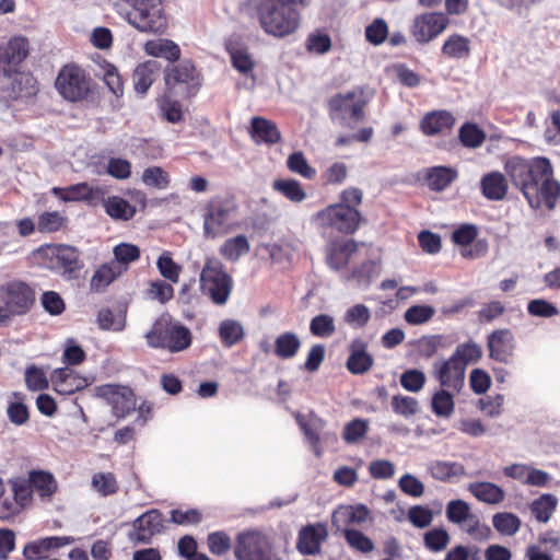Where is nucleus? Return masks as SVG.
<instances>
[{"label":"nucleus","mask_w":560,"mask_h":560,"mask_svg":"<svg viewBox=\"0 0 560 560\" xmlns=\"http://www.w3.org/2000/svg\"><path fill=\"white\" fill-rule=\"evenodd\" d=\"M504 171L533 209L545 205L549 210L556 207L560 196V184L552 178L553 170L548 159H524L517 155L509 158Z\"/></svg>","instance_id":"f257e3e1"},{"label":"nucleus","mask_w":560,"mask_h":560,"mask_svg":"<svg viewBox=\"0 0 560 560\" xmlns=\"http://www.w3.org/2000/svg\"><path fill=\"white\" fill-rule=\"evenodd\" d=\"M311 0H258L255 7L261 30L276 38L294 34L301 25L299 8H306Z\"/></svg>","instance_id":"f03ea898"},{"label":"nucleus","mask_w":560,"mask_h":560,"mask_svg":"<svg viewBox=\"0 0 560 560\" xmlns=\"http://www.w3.org/2000/svg\"><path fill=\"white\" fill-rule=\"evenodd\" d=\"M130 7L129 10L116 4L117 12L132 27L141 33H164L167 19L162 0H120Z\"/></svg>","instance_id":"7ed1b4c3"},{"label":"nucleus","mask_w":560,"mask_h":560,"mask_svg":"<svg viewBox=\"0 0 560 560\" xmlns=\"http://www.w3.org/2000/svg\"><path fill=\"white\" fill-rule=\"evenodd\" d=\"M144 337L149 347L172 353L180 352L191 343L190 330L167 314L160 316Z\"/></svg>","instance_id":"20e7f679"},{"label":"nucleus","mask_w":560,"mask_h":560,"mask_svg":"<svg viewBox=\"0 0 560 560\" xmlns=\"http://www.w3.org/2000/svg\"><path fill=\"white\" fill-rule=\"evenodd\" d=\"M199 283L201 293L219 306L228 303L234 285L232 276L218 258H207Z\"/></svg>","instance_id":"39448f33"},{"label":"nucleus","mask_w":560,"mask_h":560,"mask_svg":"<svg viewBox=\"0 0 560 560\" xmlns=\"http://www.w3.org/2000/svg\"><path fill=\"white\" fill-rule=\"evenodd\" d=\"M237 205L231 197L217 196L209 200L203 212V235L217 238L228 234L236 222Z\"/></svg>","instance_id":"423d86ee"},{"label":"nucleus","mask_w":560,"mask_h":560,"mask_svg":"<svg viewBox=\"0 0 560 560\" xmlns=\"http://www.w3.org/2000/svg\"><path fill=\"white\" fill-rule=\"evenodd\" d=\"M35 301L33 289L25 282L13 280L0 285V326L12 317L26 314Z\"/></svg>","instance_id":"0eeeda50"},{"label":"nucleus","mask_w":560,"mask_h":560,"mask_svg":"<svg viewBox=\"0 0 560 560\" xmlns=\"http://www.w3.org/2000/svg\"><path fill=\"white\" fill-rule=\"evenodd\" d=\"M312 220L319 229L332 230L342 234H353L360 226L361 214L353 207L334 203L317 211Z\"/></svg>","instance_id":"6e6552de"},{"label":"nucleus","mask_w":560,"mask_h":560,"mask_svg":"<svg viewBox=\"0 0 560 560\" xmlns=\"http://www.w3.org/2000/svg\"><path fill=\"white\" fill-rule=\"evenodd\" d=\"M49 269L59 272L65 279L73 280L84 267L78 248L70 245H47L42 247Z\"/></svg>","instance_id":"1a4fd4ad"},{"label":"nucleus","mask_w":560,"mask_h":560,"mask_svg":"<svg viewBox=\"0 0 560 560\" xmlns=\"http://www.w3.org/2000/svg\"><path fill=\"white\" fill-rule=\"evenodd\" d=\"M365 102L362 93L349 91L347 93H339L329 101V114L334 121L342 127H352L362 120L364 116L363 108Z\"/></svg>","instance_id":"9d476101"},{"label":"nucleus","mask_w":560,"mask_h":560,"mask_svg":"<svg viewBox=\"0 0 560 560\" xmlns=\"http://www.w3.org/2000/svg\"><path fill=\"white\" fill-rule=\"evenodd\" d=\"M59 94L67 101L79 102L90 92V83L85 72L73 65L65 66L55 82Z\"/></svg>","instance_id":"9b49d317"},{"label":"nucleus","mask_w":560,"mask_h":560,"mask_svg":"<svg viewBox=\"0 0 560 560\" xmlns=\"http://www.w3.org/2000/svg\"><path fill=\"white\" fill-rule=\"evenodd\" d=\"M92 390L93 396L105 400L112 407V412L117 418H125L136 409V396L128 386L104 384L95 386Z\"/></svg>","instance_id":"f8f14e48"},{"label":"nucleus","mask_w":560,"mask_h":560,"mask_svg":"<svg viewBox=\"0 0 560 560\" xmlns=\"http://www.w3.org/2000/svg\"><path fill=\"white\" fill-rule=\"evenodd\" d=\"M234 556L237 560H271L272 546L262 533L244 532L236 537Z\"/></svg>","instance_id":"ddd939ff"},{"label":"nucleus","mask_w":560,"mask_h":560,"mask_svg":"<svg viewBox=\"0 0 560 560\" xmlns=\"http://www.w3.org/2000/svg\"><path fill=\"white\" fill-rule=\"evenodd\" d=\"M164 528V518L162 513L152 509L147 511L132 522V530L128 537L133 542L149 544L153 536L162 533Z\"/></svg>","instance_id":"4468645a"},{"label":"nucleus","mask_w":560,"mask_h":560,"mask_svg":"<svg viewBox=\"0 0 560 560\" xmlns=\"http://www.w3.org/2000/svg\"><path fill=\"white\" fill-rule=\"evenodd\" d=\"M166 84L182 85L188 96L197 94L201 86V77L190 60H182L168 69L165 77Z\"/></svg>","instance_id":"2eb2a0df"},{"label":"nucleus","mask_w":560,"mask_h":560,"mask_svg":"<svg viewBox=\"0 0 560 560\" xmlns=\"http://www.w3.org/2000/svg\"><path fill=\"white\" fill-rule=\"evenodd\" d=\"M464 363L450 357L444 361L433 363V375L443 388L459 393L465 383Z\"/></svg>","instance_id":"dca6fc26"},{"label":"nucleus","mask_w":560,"mask_h":560,"mask_svg":"<svg viewBox=\"0 0 560 560\" xmlns=\"http://www.w3.org/2000/svg\"><path fill=\"white\" fill-rule=\"evenodd\" d=\"M448 22V18L443 13H424L415 19L411 33L418 43L425 44L439 36Z\"/></svg>","instance_id":"f3484780"},{"label":"nucleus","mask_w":560,"mask_h":560,"mask_svg":"<svg viewBox=\"0 0 560 560\" xmlns=\"http://www.w3.org/2000/svg\"><path fill=\"white\" fill-rule=\"evenodd\" d=\"M55 196L61 200L85 201L90 206H96L103 199V190L100 187L90 186L88 183H79L68 187L52 188Z\"/></svg>","instance_id":"a211bd4d"},{"label":"nucleus","mask_w":560,"mask_h":560,"mask_svg":"<svg viewBox=\"0 0 560 560\" xmlns=\"http://www.w3.org/2000/svg\"><path fill=\"white\" fill-rule=\"evenodd\" d=\"M358 250L354 240L332 241L326 248V262L332 270L345 268L352 255Z\"/></svg>","instance_id":"6ab92c4d"},{"label":"nucleus","mask_w":560,"mask_h":560,"mask_svg":"<svg viewBox=\"0 0 560 560\" xmlns=\"http://www.w3.org/2000/svg\"><path fill=\"white\" fill-rule=\"evenodd\" d=\"M327 535L325 525L320 523L307 525L299 532L296 548L302 555H316L320 551V544Z\"/></svg>","instance_id":"aec40b11"},{"label":"nucleus","mask_w":560,"mask_h":560,"mask_svg":"<svg viewBox=\"0 0 560 560\" xmlns=\"http://www.w3.org/2000/svg\"><path fill=\"white\" fill-rule=\"evenodd\" d=\"M489 355L499 362L508 363L514 350V337L509 329H499L488 337Z\"/></svg>","instance_id":"412c9836"},{"label":"nucleus","mask_w":560,"mask_h":560,"mask_svg":"<svg viewBox=\"0 0 560 560\" xmlns=\"http://www.w3.org/2000/svg\"><path fill=\"white\" fill-rule=\"evenodd\" d=\"M51 383L57 393L61 395H70L85 388L88 380L81 377L69 368L57 369L51 374Z\"/></svg>","instance_id":"4be33fe9"},{"label":"nucleus","mask_w":560,"mask_h":560,"mask_svg":"<svg viewBox=\"0 0 560 560\" xmlns=\"http://www.w3.org/2000/svg\"><path fill=\"white\" fill-rule=\"evenodd\" d=\"M28 40L22 36L12 37L9 43L0 49V63H4L9 69H4L7 74L19 66L28 55Z\"/></svg>","instance_id":"5701e85b"},{"label":"nucleus","mask_w":560,"mask_h":560,"mask_svg":"<svg viewBox=\"0 0 560 560\" xmlns=\"http://www.w3.org/2000/svg\"><path fill=\"white\" fill-rule=\"evenodd\" d=\"M480 189L486 199L501 201L506 197L509 184L501 172L492 171L481 177Z\"/></svg>","instance_id":"b1692460"},{"label":"nucleus","mask_w":560,"mask_h":560,"mask_svg":"<svg viewBox=\"0 0 560 560\" xmlns=\"http://www.w3.org/2000/svg\"><path fill=\"white\" fill-rule=\"evenodd\" d=\"M428 472L435 480L442 482H454L466 475L463 464L448 460H431L427 465Z\"/></svg>","instance_id":"393cba45"},{"label":"nucleus","mask_w":560,"mask_h":560,"mask_svg":"<svg viewBox=\"0 0 560 560\" xmlns=\"http://www.w3.org/2000/svg\"><path fill=\"white\" fill-rule=\"evenodd\" d=\"M253 141L257 144L272 145L281 140V133L277 125L262 117H253L249 129Z\"/></svg>","instance_id":"a878e982"},{"label":"nucleus","mask_w":560,"mask_h":560,"mask_svg":"<svg viewBox=\"0 0 560 560\" xmlns=\"http://www.w3.org/2000/svg\"><path fill=\"white\" fill-rule=\"evenodd\" d=\"M455 118L452 113L441 109L427 113L420 120V128L427 136H434L452 129Z\"/></svg>","instance_id":"bb28decb"},{"label":"nucleus","mask_w":560,"mask_h":560,"mask_svg":"<svg viewBox=\"0 0 560 560\" xmlns=\"http://www.w3.org/2000/svg\"><path fill=\"white\" fill-rule=\"evenodd\" d=\"M10 88L7 89L8 96L18 100L35 95L38 91L35 78L26 72H14L9 77Z\"/></svg>","instance_id":"cd10ccee"},{"label":"nucleus","mask_w":560,"mask_h":560,"mask_svg":"<svg viewBox=\"0 0 560 560\" xmlns=\"http://www.w3.org/2000/svg\"><path fill=\"white\" fill-rule=\"evenodd\" d=\"M161 66L155 60H149L140 63L133 71L132 80L135 90L140 94H145L155 79L159 77Z\"/></svg>","instance_id":"c85d7f7f"},{"label":"nucleus","mask_w":560,"mask_h":560,"mask_svg":"<svg viewBox=\"0 0 560 560\" xmlns=\"http://www.w3.org/2000/svg\"><path fill=\"white\" fill-rule=\"evenodd\" d=\"M373 358L365 350L361 340H355L350 346V355L347 360V368L352 374H363L373 365Z\"/></svg>","instance_id":"c756f323"},{"label":"nucleus","mask_w":560,"mask_h":560,"mask_svg":"<svg viewBox=\"0 0 560 560\" xmlns=\"http://www.w3.org/2000/svg\"><path fill=\"white\" fill-rule=\"evenodd\" d=\"M126 271L120 268L117 261H108L98 267L90 281L91 290L102 291L114 282L119 276Z\"/></svg>","instance_id":"7c9ffc66"},{"label":"nucleus","mask_w":560,"mask_h":560,"mask_svg":"<svg viewBox=\"0 0 560 560\" xmlns=\"http://www.w3.org/2000/svg\"><path fill=\"white\" fill-rule=\"evenodd\" d=\"M457 171L450 166H433L427 170L425 180L429 188L433 191H443L456 178Z\"/></svg>","instance_id":"2f4dec72"},{"label":"nucleus","mask_w":560,"mask_h":560,"mask_svg":"<svg viewBox=\"0 0 560 560\" xmlns=\"http://www.w3.org/2000/svg\"><path fill=\"white\" fill-rule=\"evenodd\" d=\"M302 342L295 332L284 331L275 339L273 354L281 360H290L298 354Z\"/></svg>","instance_id":"473e14b6"},{"label":"nucleus","mask_w":560,"mask_h":560,"mask_svg":"<svg viewBox=\"0 0 560 560\" xmlns=\"http://www.w3.org/2000/svg\"><path fill=\"white\" fill-rule=\"evenodd\" d=\"M468 490L477 500L487 504H499L505 498L504 490L492 482H472L468 486Z\"/></svg>","instance_id":"72a5a7b5"},{"label":"nucleus","mask_w":560,"mask_h":560,"mask_svg":"<svg viewBox=\"0 0 560 560\" xmlns=\"http://www.w3.org/2000/svg\"><path fill=\"white\" fill-rule=\"evenodd\" d=\"M148 55L156 58H164L168 61H175L180 56V49L176 43L165 38L149 40L144 45Z\"/></svg>","instance_id":"f704fd0d"},{"label":"nucleus","mask_w":560,"mask_h":560,"mask_svg":"<svg viewBox=\"0 0 560 560\" xmlns=\"http://www.w3.org/2000/svg\"><path fill=\"white\" fill-rule=\"evenodd\" d=\"M101 201H103L106 213L115 220L128 221L136 213V208L121 197L113 196L107 199L103 198Z\"/></svg>","instance_id":"c9c22d12"},{"label":"nucleus","mask_w":560,"mask_h":560,"mask_svg":"<svg viewBox=\"0 0 560 560\" xmlns=\"http://www.w3.org/2000/svg\"><path fill=\"white\" fill-rule=\"evenodd\" d=\"M557 506V497L551 493H545L532 502L530 511L538 522L547 523Z\"/></svg>","instance_id":"e433bc0d"},{"label":"nucleus","mask_w":560,"mask_h":560,"mask_svg":"<svg viewBox=\"0 0 560 560\" xmlns=\"http://www.w3.org/2000/svg\"><path fill=\"white\" fill-rule=\"evenodd\" d=\"M30 488L42 498H49L55 493L57 483L54 476L49 472L32 471L30 475Z\"/></svg>","instance_id":"4c0bfd02"},{"label":"nucleus","mask_w":560,"mask_h":560,"mask_svg":"<svg viewBox=\"0 0 560 560\" xmlns=\"http://www.w3.org/2000/svg\"><path fill=\"white\" fill-rule=\"evenodd\" d=\"M272 188L292 202H302L306 192L301 184L293 178H279L273 180Z\"/></svg>","instance_id":"58836bf2"},{"label":"nucleus","mask_w":560,"mask_h":560,"mask_svg":"<svg viewBox=\"0 0 560 560\" xmlns=\"http://www.w3.org/2000/svg\"><path fill=\"white\" fill-rule=\"evenodd\" d=\"M432 411L441 418H450L454 412V393L447 388H441L432 397Z\"/></svg>","instance_id":"ea45409f"},{"label":"nucleus","mask_w":560,"mask_h":560,"mask_svg":"<svg viewBox=\"0 0 560 560\" xmlns=\"http://www.w3.org/2000/svg\"><path fill=\"white\" fill-rule=\"evenodd\" d=\"M219 335L224 347L231 348L244 338L242 324L234 319H225L219 326Z\"/></svg>","instance_id":"a19ab883"},{"label":"nucleus","mask_w":560,"mask_h":560,"mask_svg":"<svg viewBox=\"0 0 560 560\" xmlns=\"http://www.w3.org/2000/svg\"><path fill=\"white\" fill-rule=\"evenodd\" d=\"M442 52L453 59L466 58L470 52L469 39L462 35L454 34L445 40Z\"/></svg>","instance_id":"79ce46f5"},{"label":"nucleus","mask_w":560,"mask_h":560,"mask_svg":"<svg viewBox=\"0 0 560 560\" xmlns=\"http://www.w3.org/2000/svg\"><path fill=\"white\" fill-rule=\"evenodd\" d=\"M249 250V243L245 235H237L229 238L222 245L220 253L228 260L236 261L241 256Z\"/></svg>","instance_id":"37998d69"},{"label":"nucleus","mask_w":560,"mask_h":560,"mask_svg":"<svg viewBox=\"0 0 560 560\" xmlns=\"http://www.w3.org/2000/svg\"><path fill=\"white\" fill-rule=\"evenodd\" d=\"M459 140L466 148L476 149L482 145L486 133L475 124L466 122L459 129Z\"/></svg>","instance_id":"c03bdc74"},{"label":"nucleus","mask_w":560,"mask_h":560,"mask_svg":"<svg viewBox=\"0 0 560 560\" xmlns=\"http://www.w3.org/2000/svg\"><path fill=\"white\" fill-rule=\"evenodd\" d=\"M310 331L319 338L330 337L336 331L335 318L328 314L314 316L310 323Z\"/></svg>","instance_id":"a18cd8bd"},{"label":"nucleus","mask_w":560,"mask_h":560,"mask_svg":"<svg viewBox=\"0 0 560 560\" xmlns=\"http://www.w3.org/2000/svg\"><path fill=\"white\" fill-rule=\"evenodd\" d=\"M493 527L502 535L513 536L521 526V520L513 513H497L492 520Z\"/></svg>","instance_id":"49530a36"},{"label":"nucleus","mask_w":560,"mask_h":560,"mask_svg":"<svg viewBox=\"0 0 560 560\" xmlns=\"http://www.w3.org/2000/svg\"><path fill=\"white\" fill-rule=\"evenodd\" d=\"M481 355L482 350L480 346L474 341H468L458 345L451 357L455 358L456 361L463 362L466 370L467 364L477 362Z\"/></svg>","instance_id":"de8ad7c7"},{"label":"nucleus","mask_w":560,"mask_h":560,"mask_svg":"<svg viewBox=\"0 0 560 560\" xmlns=\"http://www.w3.org/2000/svg\"><path fill=\"white\" fill-rule=\"evenodd\" d=\"M113 254L114 259L112 261H117L120 268L127 270L130 262L139 259L140 249L133 244L120 243L114 247Z\"/></svg>","instance_id":"09e8293b"},{"label":"nucleus","mask_w":560,"mask_h":560,"mask_svg":"<svg viewBox=\"0 0 560 560\" xmlns=\"http://www.w3.org/2000/svg\"><path fill=\"white\" fill-rule=\"evenodd\" d=\"M448 533L442 527H435L428 530L423 536V542L427 549L432 552H440L446 548L450 542Z\"/></svg>","instance_id":"8fccbe9b"},{"label":"nucleus","mask_w":560,"mask_h":560,"mask_svg":"<svg viewBox=\"0 0 560 560\" xmlns=\"http://www.w3.org/2000/svg\"><path fill=\"white\" fill-rule=\"evenodd\" d=\"M369 430V421L364 419H353L346 423L342 431V439L348 444H354L362 440Z\"/></svg>","instance_id":"3c124183"},{"label":"nucleus","mask_w":560,"mask_h":560,"mask_svg":"<svg viewBox=\"0 0 560 560\" xmlns=\"http://www.w3.org/2000/svg\"><path fill=\"white\" fill-rule=\"evenodd\" d=\"M287 166L291 172L296 173L307 179H312L316 175L315 168L307 163L304 154L301 151L289 155L287 160Z\"/></svg>","instance_id":"603ef678"},{"label":"nucleus","mask_w":560,"mask_h":560,"mask_svg":"<svg viewBox=\"0 0 560 560\" xmlns=\"http://www.w3.org/2000/svg\"><path fill=\"white\" fill-rule=\"evenodd\" d=\"M156 267L163 278L173 283L178 282L180 266L173 260L170 252H164L160 255Z\"/></svg>","instance_id":"864d4df0"},{"label":"nucleus","mask_w":560,"mask_h":560,"mask_svg":"<svg viewBox=\"0 0 560 560\" xmlns=\"http://www.w3.org/2000/svg\"><path fill=\"white\" fill-rule=\"evenodd\" d=\"M435 308L430 305H412L404 314L405 320L410 325H422L432 319Z\"/></svg>","instance_id":"5fc2aeb1"},{"label":"nucleus","mask_w":560,"mask_h":560,"mask_svg":"<svg viewBox=\"0 0 560 560\" xmlns=\"http://www.w3.org/2000/svg\"><path fill=\"white\" fill-rule=\"evenodd\" d=\"M370 317L371 313L368 306L355 304L346 311L343 320L353 328H362L369 323Z\"/></svg>","instance_id":"6e6d98bb"},{"label":"nucleus","mask_w":560,"mask_h":560,"mask_svg":"<svg viewBox=\"0 0 560 560\" xmlns=\"http://www.w3.org/2000/svg\"><path fill=\"white\" fill-rule=\"evenodd\" d=\"M92 488L103 497L114 494L117 489V481L112 472H97L92 477Z\"/></svg>","instance_id":"4d7b16f0"},{"label":"nucleus","mask_w":560,"mask_h":560,"mask_svg":"<svg viewBox=\"0 0 560 560\" xmlns=\"http://www.w3.org/2000/svg\"><path fill=\"white\" fill-rule=\"evenodd\" d=\"M343 536L348 545L360 552L369 553L374 550V542L360 530L346 528Z\"/></svg>","instance_id":"13d9d810"},{"label":"nucleus","mask_w":560,"mask_h":560,"mask_svg":"<svg viewBox=\"0 0 560 560\" xmlns=\"http://www.w3.org/2000/svg\"><path fill=\"white\" fill-rule=\"evenodd\" d=\"M97 324L102 330L121 331L126 319L122 315H115L109 308H102L97 313Z\"/></svg>","instance_id":"bf43d9fd"},{"label":"nucleus","mask_w":560,"mask_h":560,"mask_svg":"<svg viewBox=\"0 0 560 560\" xmlns=\"http://www.w3.org/2000/svg\"><path fill=\"white\" fill-rule=\"evenodd\" d=\"M472 515L469 505L463 500H452L446 506V517L450 522L462 524L468 522Z\"/></svg>","instance_id":"052dcab7"},{"label":"nucleus","mask_w":560,"mask_h":560,"mask_svg":"<svg viewBox=\"0 0 560 560\" xmlns=\"http://www.w3.org/2000/svg\"><path fill=\"white\" fill-rule=\"evenodd\" d=\"M393 410L405 418L415 416L419 410L418 400L410 396L396 395L392 399Z\"/></svg>","instance_id":"680f3d73"},{"label":"nucleus","mask_w":560,"mask_h":560,"mask_svg":"<svg viewBox=\"0 0 560 560\" xmlns=\"http://www.w3.org/2000/svg\"><path fill=\"white\" fill-rule=\"evenodd\" d=\"M142 182L147 186H152L158 189H165L170 184V176L163 168L159 166H152L143 171Z\"/></svg>","instance_id":"e2e57ef3"},{"label":"nucleus","mask_w":560,"mask_h":560,"mask_svg":"<svg viewBox=\"0 0 560 560\" xmlns=\"http://www.w3.org/2000/svg\"><path fill=\"white\" fill-rule=\"evenodd\" d=\"M65 218L58 211L44 212L38 217L37 230L42 233H52L62 228Z\"/></svg>","instance_id":"0e129e2a"},{"label":"nucleus","mask_w":560,"mask_h":560,"mask_svg":"<svg viewBox=\"0 0 560 560\" xmlns=\"http://www.w3.org/2000/svg\"><path fill=\"white\" fill-rule=\"evenodd\" d=\"M408 521L417 528H425L433 521V512L424 505H413L408 510Z\"/></svg>","instance_id":"69168bd1"},{"label":"nucleus","mask_w":560,"mask_h":560,"mask_svg":"<svg viewBox=\"0 0 560 560\" xmlns=\"http://www.w3.org/2000/svg\"><path fill=\"white\" fill-rule=\"evenodd\" d=\"M400 384L406 390L418 393L425 384V375L417 369L407 370L400 375Z\"/></svg>","instance_id":"338daca9"},{"label":"nucleus","mask_w":560,"mask_h":560,"mask_svg":"<svg viewBox=\"0 0 560 560\" xmlns=\"http://www.w3.org/2000/svg\"><path fill=\"white\" fill-rule=\"evenodd\" d=\"M25 383L27 388L34 392L46 389L49 385L46 373L35 365L26 369Z\"/></svg>","instance_id":"774afa93"}]
</instances>
